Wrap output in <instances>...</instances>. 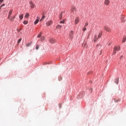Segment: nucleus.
Masks as SVG:
<instances>
[{
	"label": "nucleus",
	"instance_id": "nucleus-1",
	"mask_svg": "<svg viewBox=\"0 0 126 126\" xmlns=\"http://www.w3.org/2000/svg\"><path fill=\"white\" fill-rule=\"evenodd\" d=\"M120 50H121V47L120 46H115L114 48L113 54H116V52H117V51H120Z\"/></svg>",
	"mask_w": 126,
	"mask_h": 126
},
{
	"label": "nucleus",
	"instance_id": "nucleus-2",
	"mask_svg": "<svg viewBox=\"0 0 126 126\" xmlns=\"http://www.w3.org/2000/svg\"><path fill=\"white\" fill-rule=\"evenodd\" d=\"M121 20L123 23H125V22H126V16L124 15H122L121 16Z\"/></svg>",
	"mask_w": 126,
	"mask_h": 126
},
{
	"label": "nucleus",
	"instance_id": "nucleus-3",
	"mask_svg": "<svg viewBox=\"0 0 126 126\" xmlns=\"http://www.w3.org/2000/svg\"><path fill=\"white\" fill-rule=\"evenodd\" d=\"M8 19H9L10 22H13V21H14V19H15V15L10 16L9 17H8Z\"/></svg>",
	"mask_w": 126,
	"mask_h": 126
},
{
	"label": "nucleus",
	"instance_id": "nucleus-4",
	"mask_svg": "<svg viewBox=\"0 0 126 126\" xmlns=\"http://www.w3.org/2000/svg\"><path fill=\"white\" fill-rule=\"evenodd\" d=\"M76 11V8L74 6H72L71 8V12L72 13H74Z\"/></svg>",
	"mask_w": 126,
	"mask_h": 126
},
{
	"label": "nucleus",
	"instance_id": "nucleus-5",
	"mask_svg": "<svg viewBox=\"0 0 126 126\" xmlns=\"http://www.w3.org/2000/svg\"><path fill=\"white\" fill-rule=\"evenodd\" d=\"M69 38L71 40H72V38H73V31H71L69 32Z\"/></svg>",
	"mask_w": 126,
	"mask_h": 126
},
{
	"label": "nucleus",
	"instance_id": "nucleus-6",
	"mask_svg": "<svg viewBox=\"0 0 126 126\" xmlns=\"http://www.w3.org/2000/svg\"><path fill=\"white\" fill-rule=\"evenodd\" d=\"M52 24H53V21L52 20L46 23V26H50V25H52Z\"/></svg>",
	"mask_w": 126,
	"mask_h": 126
},
{
	"label": "nucleus",
	"instance_id": "nucleus-7",
	"mask_svg": "<svg viewBox=\"0 0 126 126\" xmlns=\"http://www.w3.org/2000/svg\"><path fill=\"white\" fill-rule=\"evenodd\" d=\"M104 30H105V31H107V32H111V31H112L111 29L106 26L104 27Z\"/></svg>",
	"mask_w": 126,
	"mask_h": 126
},
{
	"label": "nucleus",
	"instance_id": "nucleus-8",
	"mask_svg": "<svg viewBox=\"0 0 126 126\" xmlns=\"http://www.w3.org/2000/svg\"><path fill=\"white\" fill-rule=\"evenodd\" d=\"M30 4L31 8H34L35 7V4L32 1H30Z\"/></svg>",
	"mask_w": 126,
	"mask_h": 126
},
{
	"label": "nucleus",
	"instance_id": "nucleus-9",
	"mask_svg": "<svg viewBox=\"0 0 126 126\" xmlns=\"http://www.w3.org/2000/svg\"><path fill=\"white\" fill-rule=\"evenodd\" d=\"M49 42L51 43V44H55V43H56V40L54 38H50L49 39Z\"/></svg>",
	"mask_w": 126,
	"mask_h": 126
},
{
	"label": "nucleus",
	"instance_id": "nucleus-10",
	"mask_svg": "<svg viewBox=\"0 0 126 126\" xmlns=\"http://www.w3.org/2000/svg\"><path fill=\"white\" fill-rule=\"evenodd\" d=\"M79 23V17H77L75 19L74 23L75 25H76V24H78Z\"/></svg>",
	"mask_w": 126,
	"mask_h": 126
},
{
	"label": "nucleus",
	"instance_id": "nucleus-11",
	"mask_svg": "<svg viewBox=\"0 0 126 126\" xmlns=\"http://www.w3.org/2000/svg\"><path fill=\"white\" fill-rule=\"evenodd\" d=\"M104 4L107 6L109 5L110 4V0H105Z\"/></svg>",
	"mask_w": 126,
	"mask_h": 126
},
{
	"label": "nucleus",
	"instance_id": "nucleus-12",
	"mask_svg": "<svg viewBox=\"0 0 126 126\" xmlns=\"http://www.w3.org/2000/svg\"><path fill=\"white\" fill-rule=\"evenodd\" d=\"M13 12V11L12 10H10L9 11L8 17H10V16H11V14H12Z\"/></svg>",
	"mask_w": 126,
	"mask_h": 126
},
{
	"label": "nucleus",
	"instance_id": "nucleus-13",
	"mask_svg": "<svg viewBox=\"0 0 126 126\" xmlns=\"http://www.w3.org/2000/svg\"><path fill=\"white\" fill-rule=\"evenodd\" d=\"M46 40V37L42 36L40 38V40L41 42H43V41H45Z\"/></svg>",
	"mask_w": 126,
	"mask_h": 126
},
{
	"label": "nucleus",
	"instance_id": "nucleus-14",
	"mask_svg": "<svg viewBox=\"0 0 126 126\" xmlns=\"http://www.w3.org/2000/svg\"><path fill=\"white\" fill-rule=\"evenodd\" d=\"M98 40V38H97V34H95L94 39V42H96Z\"/></svg>",
	"mask_w": 126,
	"mask_h": 126
},
{
	"label": "nucleus",
	"instance_id": "nucleus-15",
	"mask_svg": "<svg viewBox=\"0 0 126 126\" xmlns=\"http://www.w3.org/2000/svg\"><path fill=\"white\" fill-rule=\"evenodd\" d=\"M63 26L61 25H58V26H56V29H62Z\"/></svg>",
	"mask_w": 126,
	"mask_h": 126
},
{
	"label": "nucleus",
	"instance_id": "nucleus-16",
	"mask_svg": "<svg viewBox=\"0 0 126 126\" xmlns=\"http://www.w3.org/2000/svg\"><path fill=\"white\" fill-rule=\"evenodd\" d=\"M19 19H20V20H22V19H23V14H21L20 15H19Z\"/></svg>",
	"mask_w": 126,
	"mask_h": 126
},
{
	"label": "nucleus",
	"instance_id": "nucleus-17",
	"mask_svg": "<svg viewBox=\"0 0 126 126\" xmlns=\"http://www.w3.org/2000/svg\"><path fill=\"white\" fill-rule=\"evenodd\" d=\"M126 36H124L123 38L122 43H125V42H126Z\"/></svg>",
	"mask_w": 126,
	"mask_h": 126
},
{
	"label": "nucleus",
	"instance_id": "nucleus-18",
	"mask_svg": "<svg viewBox=\"0 0 126 126\" xmlns=\"http://www.w3.org/2000/svg\"><path fill=\"white\" fill-rule=\"evenodd\" d=\"M102 36V32H100L98 33V38H101V37Z\"/></svg>",
	"mask_w": 126,
	"mask_h": 126
},
{
	"label": "nucleus",
	"instance_id": "nucleus-19",
	"mask_svg": "<svg viewBox=\"0 0 126 126\" xmlns=\"http://www.w3.org/2000/svg\"><path fill=\"white\" fill-rule=\"evenodd\" d=\"M25 17L26 18H28V17H29V13H27L26 14V15H25Z\"/></svg>",
	"mask_w": 126,
	"mask_h": 126
},
{
	"label": "nucleus",
	"instance_id": "nucleus-20",
	"mask_svg": "<svg viewBox=\"0 0 126 126\" xmlns=\"http://www.w3.org/2000/svg\"><path fill=\"white\" fill-rule=\"evenodd\" d=\"M42 32H40L38 35H37V37L38 38H40V37H41V36H42Z\"/></svg>",
	"mask_w": 126,
	"mask_h": 126
},
{
	"label": "nucleus",
	"instance_id": "nucleus-21",
	"mask_svg": "<svg viewBox=\"0 0 126 126\" xmlns=\"http://www.w3.org/2000/svg\"><path fill=\"white\" fill-rule=\"evenodd\" d=\"M38 22H39V19H36L35 21L34 22V25H36V24H37Z\"/></svg>",
	"mask_w": 126,
	"mask_h": 126
},
{
	"label": "nucleus",
	"instance_id": "nucleus-22",
	"mask_svg": "<svg viewBox=\"0 0 126 126\" xmlns=\"http://www.w3.org/2000/svg\"><path fill=\"white\" fill-rule=\"evenodd\" d=\"M31 44H32V42H30V43H27L26 44V47H29V46H30V45H31Z\"/></svg>",
	"mask_w": 126,
	"mask_h": 126
},
{
	"label": "nucleus",
	"instance_id": "nucleus-23",
	"mask_svg": "<svg viewBox=\"0 0 126 126\" xmlns=\"http://www.w3.org/2000/svg\"><path fill=\"white\" fill-rule=\"evenodd\" d=\"M62 17H63V12H62V13H61L60 15V18H59L60 19V20H62Z\"/></svg>",
	"mask_w": 126,
	"mask_h": 126
},
{
	"label": "nucleus",
	"instance_id": "nucleus-24",
	"mask_svg": "<svg viewBox=\"0 0 126 126\" xmlns=\"http://www.w3.org/2000/svg\"><path fill=\"white\" fill-rule=\"evenodd\" d=\"M22 40V38H20L19 39H18L17 43L18 44H19V43H20V42H21V40Z\"/></svg>",
	"mask_w": 126,
	"mask_h": 126
},
{
	"label": "nucleus",
	"instance_id": "nucleus-25",
	"mask_svg": "<svg viewBox=\"0 0 126 126\" xmlns=\"http://www.w3.org/2000/svg\"><path fill=\"white\" fill-rule=\"evenodd\" d=\"M23 23H24V24H25V25L28 24V21H24L23 22Z\"/></svg>",
	"mask_w": 126,
	"mask_h": 126
},
{
	"label": "nucleus",
	"instance_id": "nucleus-26",
	"mask_svg": "<svg viewBox=\"0 0 126 126\" xmlns=\"http://www.w3.org/2000/svg\"><path fill=\"white\" fill-rule=\"evenodd\" d=\"M115 83L118 84L119 83V79H117L115 80Z\"/></svg>",
	"mask_w": 126,
	"mask_h": 126
},
{
	"label": "nucleus",
	"instance_id": "nucleus-27",
	"mask_svg": "<svg viewBox=\"0 0 126 126\" xmlns=\"http://www.w3.org/2000/svg\"><path fill=\"white\" fill-rule=\"evenodd\" d=\"M4 5H5V4H2V5H1L0 6V9H1V7H2L3 6H4Z\"/></svg>",
	"mask_w": 126,
	"mask_h": 126
},
{
	"label": "nucleus",
	"instance_id": "nucleus-28",
	"mask_svg": "<svg viewBox=\"0 0 126 126\" xmlns=\"http://www.w3.org/2000/svg\"><path fill=\"white\" fill-rule=\"evenodd\" d=\"M43 19H45V16H43L41 18V19H40V21H42V20H43Z\"/></svg>",
	"mask_w": 126,
	"mask_h": 126
},
{
	"label": "nucleus",
	"instance_id": "nucleus-29",
	"mask_svg": "<svg viewBox=\"0 0 126 126\" xmlns=\"http://www.w3.org/2000/svg\"><path fill=\"white\" fill-rule=\"evenodd\" d=\"M60 23L63 24V23H64V20H63V21H60Z\"/></svg>",
	"mask_w": 126,
	"mask_h": 126
},
{
	"label": "nucleus",
	"instance_id": "nucleus-30",
	"mask_svg": "<svg viewBox=\"0 0 126 126\" xmlns=\"http://www.w3.org/2000/svg\"><path fill=\"white\" fill-rule=\"evenodd\" d=\"M112 45V42H109L108 43V46H111Z\"/></svg>",
	"mask_w": 126,
	"mask_h": 126
},
{
	"label": "nucleus",
	"instance_id": "nucleus-31",
	"mask_svg": "<svg viewBox=\"0 0 126 126\" xmlns=\"http://www.w3.org/2000/svg\"><path fill=\"white\" fill-rule=\"evenodd\" d=\"M3 2V0H0V5Z\"/></svg>",
	"mask_w": 126,
	"mask_h": 126
},
{
	"label": "nucleus",
	"instance_id": "nucleus-32",
	"mask_svg": "<svg viewBox=\"0 0 126 126\" xmlns=\"http://www.w3.org/2000/svg\"><path fill=\"white\" fill-rule=\"evenodd\" d=\"M39 49V45H37L36 46V50H38Z\"/></svg>",
	"mask_w": 126,
	"mask_h": 126
},
{
	"label": "nucleus",
	"instance_id": "nucleus-33",
	"mask_svg": "<svg viewBox=\"0 0 126 126\" xmlns=\"http://www.w3.org/2000/svg\"><path fill=\"white\" fill-rule=\"evenodd\" d=\"M87 26H88V23H86L85 25V27H86Z\"/></svg>",
	"mask_w": 126,
	"mask_h": 126
},
{
	"label": "nucleus",
	"instance_id": "nucleus-34",
	"mask_svg": "<svg viewBox=\"0 0 126 126\" xmlns=\"http://www.w3.org/2000/svg\"><path fill=\"white\" fill-rule=\"evenodd\" d=\"M86 30V28H84L83 29V31H85Z\"/></svg>",
	"mask_w": 126,
	"mask_h": 126
},
{
	"label": "nucleus",
	"instance_id": "nucleus-35",
	"mask_svg": "<svg viewBox=\"0 0 126 126\" xmlns=\"http://www.w3.org/2000/svg\"><path fill=\"white\" fill-rule=\"evenodd\" d=\"M91 73H92V72H91H91H89L88 74H91Z\"/></svg>",
	"mask_w": 126,
	"mask_h": 126
},
{
	"label": "nucleus",
	"instance_id": "nucleus-36",
	"mask_svg": "<svg viewBox=\"0 0 126 126\" xmlns=\"http://www.w3.org/2000/svg\"><path fill=\"white\" fill-rule=\"evenodd\" d=\"M98 46H100V44H97V45H96V47H98Z\"/></svg>",
	"mask_w": 126,
	"mask_h": 126
},
{
	"label": "nucleus",
	"instance_id": "nucleus-37",
	"mask_svg": "<svg viewBox=\"0 0 126 126\" xmlns=\"http://www.w3.org/2000/svg\"><path fill=\"white\" fill-rule=\"evenodd\" d=\"M37 19H39V17H37Z\"/></svg>",
	"mask_w": 126,
	"mask_h": 126
}]
</instances>
